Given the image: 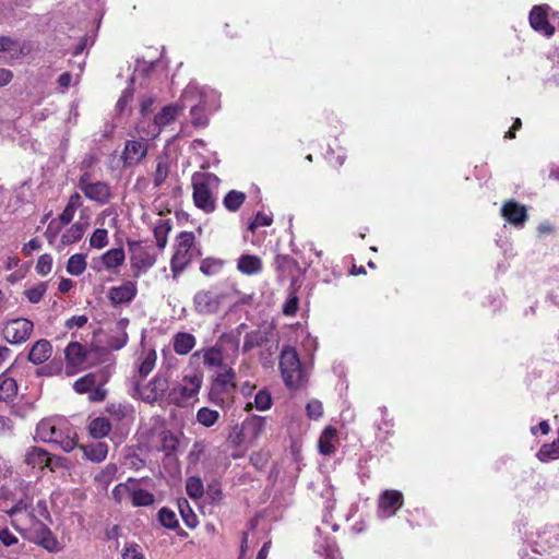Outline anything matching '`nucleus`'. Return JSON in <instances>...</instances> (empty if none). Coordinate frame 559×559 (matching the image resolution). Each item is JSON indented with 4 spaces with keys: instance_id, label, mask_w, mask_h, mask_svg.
<instances>
[{
    "instance_id": "nucleus-1",
    "label": "nucleus",
    "mask_w": 559,
    "mask_h": 559,
    "mask_svg": "<svg viewBox=\"0 0 559 559\" xmlns=\"http://www.w3.org/2000/svg\"><path fill=\"white\" fill-rule=\"evenodd\" d=\"M36 436L44 442L59 445L63 451H72L78 443V433L64 417L45 418L36 427Z\"/></svg>"
},
{
    "instance_id": "nucleus-2",
    "label": "nucleus",
    "mask_w": 559,
    "mask_h": 559,
    "mask_svg": "<svg viewBox=\"0 0 559 559\" xmlns=\"http://www.w3.org/2000/svg\"><path fill=\"white\" fill-rule=\"evenodd\" d=\"M218 96L215 91L201 88L195 83H190L181 95V109L190 106L192 123L197 127H203L207 123L205 115L206 109L217 107Z\"/></svg>"
},
{
    "instance_id": "nucleus-3",
    "label": "nucleus",
    "mask_w": 559,
    "mask_h": 559,
    "mask_svg": "<svg viewBox=\"0 0 559 559\" xmlns=\"http://www.w3.org/2000/svg\"><path fill=\"white\" fill-rule=\"evenodd\" d=\"M204 374L199 369H186L181 379L174 383L167 394V401L177 407H189L199 401Z\"/></svg>"
},
{
    "instance_id": "nucleus-4",
    "label": "nucleus",
    "mask_w": 559,
    "mask_h": 559,
    "mask_svg": "<svg viewBox=\"0 0 559 559\" xmlns=\"http://www.w3.org/2000/svg\"><path fill=\"white\" fill-rule=\"evenodd\" d=\"M219 179L213 174L195 173L192 176L193 202L195 206L205 213L215 210Z\"/></svg>"
},
{
    "instance_id": "nucleus-5",
    "label": "nucleus",
    "mask_w": 559,
    "mask_h": 559,
    "mask_svg": "<svg viewBox=\"0 0 559 559\" xmlns=\"http://www.w3.org/2000/svg\"><path fill=\"white\" fill-rule=\"evenodd\" d=\"M200 255L195 247V236L192 231H181L174 243V254L170 260L173 277L177 278L181 272Z\"/></svg>"
},
{
    "instance_id": "nucleus-6",
    "label": "nucleus",
    "mask_w": 559,
    "mask_h": 559,
    "mask_svg": "<svg viewBox=\"0 0 559 559\" xmlns=\"http://www.w3.org/2000/svg\"><path fill=\"white\" fill-rule=\"evenodd\" d=\"M235 377L233 368H226L225 371L217 373L207 392L209 402L218 407L228 406L233 401L236 388Z\"/></svg>"
},
{
    "instance_id": "nucleus-7",
    "label": "nucleus",
    "mask_w": 559,
    "mask_h": 559,
    "mask_svg": "<svg viewBox=\"0 0 559 559\" xmlns=\"http://www.w3.org/2000/svg\"><path fill=\"white\" fill-rule=\"evenodd\" d=\"M280 368L287 388L297 389L301 385L304 371L298 353L294 347L286 346L282 349Z\"/></svg>"
},
{
    "instance_id": "nucleus-8",
    "label": "nucleus",
    "mask_w": 559,
    "mask_h": 559,
    "mask_svg": "<svg viewBox=\"0 0 559 559\" xmlns=\"http://www.w3.org/2000/svg\"><path fill=\"white\" fill-rule=\"evenodd\" d=\"M135 390L138 391L141 400L148 404L158 402L164 397L167 399V394L170 390L169 377L165 373L158 372L147 382L146 385L142 388L136 385Z\"/></svg>"
},
{
    "instance_id": "nucleus-9",
    "label": "nucleus",
    "mask_w": 559,
    "mask_h": 559,
    "mask_svg": "<svg viewBox=\"0 0 559 559\" xmlns=\"http://www.w3.org/2000/svg\"><path fill=\"white\" fill-rule=\"evenodd\" d=\"M129 249L131 252L130 263L135 276L146 272L155 264L156 255L152 247L144 246L139 241H132L129 242Z\"/></svg>"
},
{
    "instance_id": "nucleus-10",
    "label": "nucleus",
    "mask_w": 559,
    "mask_h": 559,
    "mask_svg": "<svg viewBox=\"0 0 559 559\" xmlns=\"http://www.w3.org/2000/svg\"><path fill=\"white\" fill-rule=\"evenodd\" d=\"M78 186L87 199L99 204L108 203L111 198L109 186L103 181H92L88 173L81 175Z\"/></svg>"
},
{
    "instance_id": "nucleus-11",
    "label": "nucleus",
    "mask_w": 559,
    "mask_h": 559,
    "mask_svg": "<svg viewBox=\"0 0 559 559\" xmlns=\"http://www.w3.org/2000/svg\"><path fill=\"white\" fill-rule=\"evenodd\" d=\"M34 324L31 320L17 318L9 320L3 328V336L11 344L24 343L32 334Z\"/></svg>"
},
{
    "instance_id": "nucleus-12",
    "label": "nucleus",
    "mask_w": 559,
    "mask_h": 559,
    "mask_svg": "<svg viewBox=\"0 0 559 559\" xmlns=\"http://www.w3.org/2000/svg\"><path fill=\"white\" fill-rule=\"evenodd\" d=\"M403 493L399 490L386 489L378 498L377 514L380 519L393 516L403 506Z\"/></svg>"
},
{
    "instance_id": "nucleus-13",
    "label": "nucleus",
    "mask_w": 559,
    "mask_h": 559,
    "mask_svg": "<svg viewBox=\"0 0 559 559\" xmlns=\"http://www.w3.org/2000/svg\"><path fill=\"white\" fill-rule=\"evenodd\" d=\"M181 107L178 105L165 106L154 119V123L150 130H145L142 123L139 124V131L142 132L146 138H156L160 130L173 122L178 116Z\"/></svg>"
},
{
    "instance_id": "nucleus-14",
    "label": "nucleus",
    "mask_w": 559,
    "mask_h": 559,
    "mask_svg": "<svg viewBox=\"0 0 559 559\" xmlns=\"http://www.w3.org/2000/svg\"><path fill=\"white\" fill-rule=\"evenodd\" d=\"M66 355V369L67 376L75 374L84 365L86 360V352L84 347L78 342L68 344L64 350Z\"/></svg>"
},
{
    "instance_id": "nucleus-15",
    "label": "nucleus",
    "mask_w": 559,
    "mask_h": 559,
    "mask_svg": "<svg viewBox=\"0 0 559 559\" xmlns=\"http://www.w3.org/2000/svg\"><path fill=\"white\" fill-rule=\"evenodd\" d=\"M138 294L135 282L127 281L119 286H114L108 290L107 298L114 306L130 304Z\"/></svg>"
},
{
    "instance_id": "nucleus-16",
    "label": "nucleus",
    "mask_w": 559,
    "mask_h": 559,
    "mask_svg": "<svg viewBox=\"0 0 559 559\" xmlns=\"http://www.w3.org/2000/svg\"><path fill=\"white\" fill-rule=\"evenodd\" d=\"M34 542L49 552H59L63 549V545L52 532L41 523L34 528Z\"/></svg>"
},
{
    "instance_id": "nucleus-17",
    "label": "nucleus",
    "mask_w": 559,
    "mask_h": 559,
    "mask_svg": "<svg viewBox=\"0 0 559 559\" xmlns=\"http://www.w3.org/2000/svg\"><path fill=\"white\" fill-rule=\"evenodd\" d=\"M547 9V5L533 7L530 13V24L535 31L550 37L555 33V27L548 22Z\"/></svg>"
},
{
    "instance_id": "nucleus-18",
    "label": "nucleus",
    "mask_w": 559,
    "mask_h": 559,
    "mask_svg": "<svg viewBox=\"0 0 559 559\" xmlns=\"http://www.w3.org/2000/svg\"><path fill=\"white\" fill-rule=\"evenodd\" d=\"M147 154V145L144 140L127 141L122 153V159L126 165L139 164Z\"/></svg>"
},
{
    "instance_id": "nucleus-19",
    "label": "nucleus",
    "mask_w": 559,
    "mask_h": 559,
    "mask_svg": "<svg viewBox=\"0 0 559 559\" xmlns=\"http://www.w3.org/2000/svg\"><path fill=\"white\" fill-rule=\"evenodd\" d=\"M200 357H202L203 364L209 368H221L223 369V371H225L226 368H228L224 364L223 352L217 346H212L209 348L197 350L194 354H192L190 362L192 364L194 359Z\"/></svg>"
},
{
    "instance_id": "nucleus-20",
    "label": "nucleus",
    "mask_w": 559,
    "mask_h": 559,
    "mask_svg": "<svg viewBox=\"0 0 559 559\" xmlns=\"http://www.w3.org/2000/svg\"><path fill=\"white\" fill-rule=\"evenodd\" d=\"M88 219V215H85V211H82L80 215V221L71 225L61 235L62 245H72L81 240L90 225Z\"/></svg>"
},
{
    "instance_id": "nucleus-21",
    "label": "nucleus",
    "mask_w": 559,
    "mask_h": 559,
    "mask_svg": "<svg viewBox=\"0 0 559 559\" xmlns=\"http://www.w3.org/2000/svg\"><path fill=\"white\" fill-rule=\"evenodd\" d=\"M194 308L199 313H213L219 307V298L210 290H200L193 298Z\"/></svg>"
},
{
    "instance_id": "nucleus-22",
    "label": "nucleus",
    "mask_w": 559,
    "mask_h": 559,
    "mask_svg": "<svg viewBox=\"0 0 559 559\" xmlns=\"http://www.w3.org/2000/svg\"><path fill=\"white\" fill-rule=\"evenodd\" d=\"M501 215L514 226H522L527 218L526 207L513 200L503 204Z\"/></svg>"
},
{
    "instance_id": "nucleus-23",
    "label": "nucleus",
    "mask_w": 559,
    "mask_h": 559,
    "mask_svg": "<svg viewBox=\"0 0 559 559\" xmlns=\"http://www.w3.org/2000/svg\"><path fill=\"white\" fill-rule=\"evenodd\" d=\"M237 270L243 275H257L262 272L263 262L255 254H242L237 260Z\"/></svg>"
},
{
    "instance_id": "nucleus-24",
    "label": "nucleus",
    "mask_w": 559,
    "mask_h": 559,
    "mask_svg": "<svg viewBox=\"0 0 559 559\" xmlns=\"http://www.w3.org/2000/svg\"><path fill=\"white\" fill-rule=\"evenodd\" d=\"M24 461L33 468L43 469L44 467H49L52 469L49 453L41 448L33 447L28 449L25 453Z\"/></svg>"
},
{
    "instance_id": "nucleus-25",
    "label": "nucleus",
    "mask_w": 559,
    "mask_h": 559,
    "mask_svg": "<svg viewBox=\"0 0 559 559\" xmlns=\"http://www.w3.org/2000/svg\"><path fill=\"white\" fill-rule=\"evenodd\" d=\"M126 254L122 248H112L107 250L100 257V262L106 271L117 272L124 263Z\"/></svg>"
},
{
    "instance_id": "nucleus-26",
    "label": "nucleus",
    "mask_w": 559,
    "mask_h": 559,
    "mask_svg": "<svg viewBox=\"0 0 559 559\" xmlns=\"http://www.w3.org/2000/svg\"><path fill=\"white\" fill-rule=\"evenodd\" d=\"M52 354V346L47 340L37 341L31 348L28 359L34 365L47 361Z\"/></svg>"
},
{
    "instance_id": "nucleus-27",
    "label": "nucleus",
    "mask_w": 559,
    "mask_h": 559,
    "mask_svg": "<svg viewBox=\"0 0 559 559\" xmlns=\"http://www.w3.org/2000/svg\"><path fill=\"white\" fill-rule=\"evenodd\" d=\"M157 353L154 348L143 347L138 359V372L142 378L148 376L155 368Z\"/></svg>"
},
{
    "instance_id": "nucleus-28",
    "label": "nucleus",
    "mask_w": 559,
    "mask_h": 559,
    "mask_svg": "<svg viewBox=\"0 0 559 559\" xmlns=\"http://www.w3.org/2000/svg\"><path fill=\"white\" fill-rule=\"evenodd\" d=\"M197 340L194 335L188 332H178L173 337V347L176 354L187 355L195 346Z\"/></svg>"
},
{
    "instance_id": "nucleus-29",
    "label": "nucleus",
    "mask_w": 559,
    "mask_h": 559,
    "mask_svg": "<svg viewBox=\"0 0 559 559\" xmlns=\"http://www.w3.org/2000/svg\"><path fill=\"white\" fill-rule=\"evenodd\" d=\"M337 440V431L332 427H326L319 439V452L323 455H331L335 452V443Z\"/></svg>"
},
{
    "instance_id": "nucleus-30",
    "label": "nucleus",
    "mask_w": 559,
    "mask_h": 559,
    "mask_svg": "<svg viewBox=\"0 0 559 559\" xmlns=\"http://www.w3.org/2000/svg\"><path fill=\"white\" fill-rule=\"evenodd\" d=\"M0 53H4L10 60L17 59L24 55L20 41L10 36H0Z\"/></svg>"
},
{
    "instance_id": "nucleus-31",
    "label": "nucleus",
    "mask_w": 559,
    "mask_h": 559,
    "mask_svg": "<svg viewBox=\"0 0 559 559\" xmlns=\"http://www.w3.org/2000/svg\"><path fill=\"white\" fill-rule=\"evenodd\" d=\"M84 456L94 463L103 462L108 454V445L105 442H96L82 447Z\"/></svg>"
},
{
    "instance_id": "nucleus-32",
    "label": "nucleus",
    "mask_w": 559,
    "mask_h": 559,
    "mask_svg": "<svg viewBox=\"0 0 559 559\" xmlns=\"http://www.w3.org/2000/svg\"><path fill=\"white\" fill-rule=\"evenodd\" d=\"M82 198L79 193L75 192L71 194L64 210L59 215V221L61 222V224H70L74 217L75 212L82 206Z\"/></svg>"
},
{
    "instance_id": "nucleus-33",
    "label": "nucleus",
    "mask_w": 559,
    "mask_h": 559,
    "mask_svg": "<svg viewBox=\"0 0 559 559\" xmlns=\"http://www.w3.org/2000/svg\"><path fill=\"white\" fill-rule=\"evenodd\" d=\"M87 428L94 439H102L110 432L111 425L107 418L96 417L90 421Z\"/></svg>"
},
{
    "instance_id": "nucleus-34",
    "label": "nucleus",
    "mask_w": 559,
    "mask_h": 559,
    "mask_svg": "<svg viewBox=\"0 0 559 559\" xmlns=\"http://www.w3.org/2000/svg\"><path fill=\"white\" fill-rule=\"evenodd\" d=\"M130 501L134 507H148L154 503L155 499L153 493L140 488L135 480Z\"/></svg>"
},
{
    "instance_id": "nucleus-35",
    "label": "nucleus",
    "mask_w": 559,
    "mask_h": 559,
    "mask_svg": "<svg viewBox=\"0 0 559 559\" xmlns=\"http://www.w3.org/2000/svg\"><path fill=\"white\" fill-rule=\"evenodd\" d=\"M272 406L271 393L266 390H260L254 395L253 402H248L245 406V411L250 412L253 407L260 412L270 409Z\"/></svg>"
},
{
    "instance_id": "nucleus-36",
    "label": "nucleus",
    "mask_w": 559,
    "mask_h": 559,
    "mask_svg": "<svg viewBox=\"0 0 559 559\" xmlns=\"http://www.w3.org/2000/svg\"><path fill=\"white\" fill-rule=\"evenodd\" d=\"M219 418V412L210 407H201L195 414L197 423L205 428L213 427Z\"/></svg>"
},
{
    "instance_id": "nucleus-37",
    "label": "nucleus",
    "mask_w": 559,
    "mask_h": 559,
    "mask_svg": "<svg viewBox=\"0 0 559 559\" xmlns=\"http://www.w3.org/2000/svg\"><path fill=\"white\" fill-rule=\"evenodd\" d=\"M17 393L16 381L5 373L0 376V401H10Z\"/></svg>"
},
{
    "instance_id": "nucleus-38",
    "label": "nucleus",
    "mask_w": 559,
    "mask_h": 559,
    "mask_svg": "<svg viewBox=\"0 0 559 559\" xmlns=\"http://www.w3.org/2000/svg\"><path fill=\"white\" fill-rule=\"evenodd\" d=\"M171 230V225L168 221L159 218L154 226V237L156 246L164 249L167 245L168 234Z\"/></svg>"
},
{
    "instance_id": "nucleus-39",
    "label": "nucleus",
    "mask_w": 559,
    "mask_h": 559,
    "mask_svg": "<svg viewBox=\"0 0 559 559\" xmlns=\"http://www.w3.org/2000/svg\"><path fill=\"white\" fill-rule=\"evenodd\" d=\"M134 483L135 479L129 478L126 483L118 484L112 490V498L119 503L130 501Z\"/></svg>"
},
{
    "instance_id": "nucleus-40",
    "label": "nucleus",
    "mask_w": 559,
    "mask_h": 559,
    "mask_svg": "<svg viewBox=\"0 0 559 559\" xmlns=\"http://www.w3.org/2000/svg\"><path fill=\"white\" fill-rule=\"evenodd\" d=\"M246 200V194L237 190H230L224 198L223 204L229 212H236Z\"/></svg>"
},
{
    "instance_id": "nucleus-41",
    "label": "nucleus",
    "mask_w": 559,
    "mask_h": 559,
    "mask_svg": "<svg viewBox=\"0 0 559 559\" xmlns=\"http://www.w3.org/2000/svg\"><path fill=\"white\" fill-rule=\"evenodd\" d=\"M86 265L85 255L76 253L69 258L67 263V271L71 275L79 276L84 273Z\"/></svg>"
},
{
    "instance_id": "nucleus-42",
    "label": "nucleus",
    "mask_w": 559,
    "mask_h": 559,
    "mask_svg": "<svg viewBox=\"0 0 559 559\" xmlns=\"http://www.w3.org/2000/svg\"><path fill=\"white\" fill-rule=\"evenodd\" d=\"M186 490L188 496L194 500L203 497L204 486L201 478L197 476L189 477L186 483Z\"/></svg>"
},
{
    "instance_id": "nucleus-43",
    "label": "nucleus",
    "mask_w": 559,
    "mask_h": 559,
    "mask_svg": "<svg viewBox=\"0 0 559 559\" xmlns=\"http://www.w3.org/2000/svg\"><path fill=\"white\" fill-rule=\"evenodd\" d=\"M169 174V160L167 157H160L157 160L156 170L154 174V185L162 186Z\"/></svg>"
},
{
    "instance_id": "nucleus-44",
    "label": "nucleus",
    "mask_w": 559,
    "mask_h": 559,
    "mask_svg": "<svg viewBox=\"0 0 559 559\" xmlns=\"http://www.w3.org/2000/svg\"><path fill=\"white\" fill-rule=\"evenodd\" d=\"M95 384L96 376L94 373H87L74 382L73 389L76 393L83 394L90 392L95 386Z\"/></svg>"
},
{
    "instance_id": "nucleus-45",
    "label": "nucleus",
    "mask_w": 559,
    "mask_h": 559,
    "mask_svg": "<svg viewBox=\"0 0 559 559\" xmlns=\"http://www.w3.org/2000/svg\"><path fill=\"white\" fill-rule=\"evenodd\" d=\"M129 324V320L123 318L117 322V329L120 331V335L114 341H110L109 345L112 349L122 348L128 342V334L126 333V329Z\"/></svg>"
},
{
    "instance_id": "nucleus-46",
    "label": "nucleus",
    "mask_w": 559,
    "mask_h": 559,
    "mask_svg": "<svg viewBox=\"0 0 559 559\" xmlns=\"http://www.w3.org/2000/svg\"><path fill=\"white\" fill-rule=\"evenodd\" d=\"M117 465L116 464H108L105 466V468L95 477V480L103 485L104 487H107L110 481L115 478L117 474Z\"/></svg>"
},
{
    "instance_id": "nucleus-47",
    "label": "nucleus",
    "mask_w": 559,
    "mask_h": 559,
    "mask_svg": "<svg viewBox=\"0 0 559 559\" xmlns=\"http://www.w3.org/2000/svg\"><path fill=\"white\" fill-rule=\"evenodd\" d=\"M108 245V231L104 228L94 230L90 238V246L96 249H103Z\"/></svg>"
},
{
    "instance_id": "nucleus-48",
    "label": "nucleus",
    "mask_w": 559,
    "mask_h": 559,
    "mask_svg": "<svg viewBox=\"0 0 559 559\" xmlns=\"http://www.w3.org/2000/svg\"><path fill=\"white\" fill-rule=\"evenodd\" d=\"M47 290V284L46 283H38L35 286H32L25 290V296L32 304H37L40 301L43 296L45 295Z\"/></svg>"
},
{
    "instance_id": "nucleus-49",
    "label": "nucleus",
    "mask_w": 559,
    "mask_h": 559,
    "mask_svg": "<svg viewBox=\"0 0 559 559\" xmlns=\"http://www.w3.org/2000/svg\"><path fill=\"white\" fill-rule=\"evenodd\" d=\"M265 419L262 417H252L243 423L245 430H251L253 432V439H257L258 436L263 431L265 427Z\"/></svg>"
},
{
    "instance_id": "nucleus-50",
    "label": "nucleus",
    "mask_w": 559,
    "mask_h": 559,
    "mask_svg": "<svg viewBox=\"0 0 559 559\" xmlns=\"http://www.w3.org/2000/svg\"><path fill=\"white\" fill-rule=\"evenodd\" d=\"M158 519L162 525L167 528H175L178 525L176 513L167 508L159 510Z\"/></svg>"
},
{
    "instance_id": "nucleus-51",
    "label": "nucleus",
    "mask_w": 559,
    "mask_h": 559,
    "mask_svg": "<svg viewBox=\"0 0 559 559\" xmlns=\"http://www.w3.org/2000/svg\"><path fill=\"white\" fill-rule=\"evenodd\" d=\"M35 270L41 276L49 274L52 270V257L47 253L39 255Z\"/></svg>"
},
{
    "instance_id": "nucleus-52",
    "label": "nucleus",
    "mask_w": 559,
    "mask_h": 559,
    "mask_svg": "<svg viewBox=\"0 0 559 559\" xmlns=\"http://www.w3.org/2000/svg\"><path fill=\"white\" fill-rule=\"evenodd\" d=\"M122 559H144L142 548L135 543H129L121 552Z\"/></svg>"
},
{
    "instance_id": "nucleus-53",
    "label": "nucleus",
    "mask_w": 559,
    "mask_h": 559,
    "mask_svg": "<svg viewBox=\"0 0 559 559\" xmlns=\"http://www.w3.org/2000/svg\"><path fill=\"white\" fill-rule=\"evenodd\" d=\"M160 441L163 451L167 453L175 451L178 447V439L171 431H164Z\"/></svg>"
},
{
    "instance_id": "nucleus-54",
    "label": "nucleus",
    "mask_w": 559,
    "mask_h": 559,
    "mask_svg": "<svg viewBox=\"0 0 559 559\" xmlns=\"http://www.w3.org/2000/svg\"><path fill=\"white\" fill-rule=\"evenodd\" d=\"M206 499L213 503L216 504L222 500V489L218 483H211L209 484L206 491H204Z\"/></svg>"
},
{
    "instance_id": "nucleus-55",
    "label": "nucleus",
    "mask_w": 559,
    "mask_h": 559,
    "mask_svg": "<svg viewBox=\"0 0 559 559\" xmlns=\"http://www.w3.org/2000/svg\"><path fill=\"white\" fill-rule=\"evenodd\" d=\"M298 310V297L294 290L289 293L287 300L283 306V313L288 317L296 314Z\"/></svg>"
},
{
    "instance_id": "nucleus-56",
    "label": "nucleus",
    "mask_w": 559,
    "mask_h": 559,
    "mask_svg": "<svg viewBox=\"0 0 559 559\" xmlns=\"http://www.w3.org/2000/svg\"><path fill=\"white\" fill-rule=\"evenodd\" d=\"M264 342V336L260 332L248 333L243 341V349L250 350L255 346H260Z\"/></svg>"
},
{
    "instance_id": "nucleus-57",
    "label": "nucleus",
    "mask_w": 559,
    "mask_h": 559,
    "mask_svg": "<svg viewBox=\"0 0 559 559\" xmlns=\"http://www.w3.org/2000/svg\"><path fill=\"white\" fill-rule=\"evenodd\" d=\"M223 266V263L218 260L206 259L201 263L200 270L205 275H212L217 273Z\"/></svg>"
},
{
    "instance_id": "nucleus-58",
    "label": "nucleus",
    "mask_w": 559,
    "mask_h": 559,
    "mask_svg": "<svg viewBox=\"0 0 559 559\" xmlns=\"http://www.w3.org/2000/svg\"><path fill=\"white\" fill-rule=\"evenodd\" d=\"M0 543L5 547H10L17 544L19 538L8 527L0 526Z\"/></svg>"
},
{
    "instance_id": "nucleus-59",
    "label": "nucleus",
    "mask_w": 559,
    "mask_h": 559,
    "mask_svg": "<svg viewBox=\"0 0 559 559\" xmlns=\"http://www.w3.org/2000/svg\"><path fill=\"white\" fill-rule=\"evenodd\" d=\"M108 413H110L112 416H115L117 419H123L127 417L129 412L131 411L129 406L123 404H110L107 408Z\"/></svg>"
},
{
    "instance_id": "nucleus-60",
    "label": "nucleus",
    "mask_w": 559,
    "mask_h": 559,
    "mask_svg": "<svg viewBox=\"0 0 559 559\" xmlns=\"http://www.w3.org/2000/svg\"><path fill=\"white\" fill-rule=\"evenodd\" d=\"M306 409H307V414L310 418L312 419H318L322 416V413H323V407H322V404L320 401L318 400H312L310 401L307 406H306Z\"/></svg>"
},
{
    "instance_id": "nucleus-61",
    "label": "nucleus",
    "mask_w": 559,
    "mask_h": 559,
    "mask_svg": "<svg viewBox=\"0 0 559 559\" xmlns=\"http://www.w3.org/2000/svg\"><path fill=\"white\" fill-rule=\"evenodd\" d=\"M273 222V217L270 214L265 213H258L253 219V222L250 224V229L254 230L258 227L261 226H270Z\"/></svg>"
},
{
    "instance_id": "nucleus-62",
    "label": "nucleus",
    "mask_w": 559,
    "mask_h": 559,
    "mask_svg": "<svg viewBox=\"0 0 559 559\" xmlns=\"http://www.w3.org/2000/svg\"><path fill=\"white\" fill-rule=\"evenodd\" d=\"M29 504L28 499H20L12 508L4 510L8 515L14 516L17 513H21L27 509Z\"/></svg>"
},
{
    "instance_id": "nucleus-63",
    "label": "nucleus",
    "mask_w": 559,
    "mask_h": 559,
    "mask_svg": "<svg viewBox=\"0 0 559 559\" xmlns=\"http://www.w3.org/2000/svg\"><path fill=\"white\" fill-rule=\"evenodd\" d=\"M87 323L86 316H74L66 321V328L72 329L74 326L82 328Z\"/></svg>"
},
{
    "instance_id": "nucleus-64",
    "label": "nucleus",
    "mask_w": 559,
    "mask_h": 559,
    "mask_svg": "<svg viewBox=\"0 0 559 559\" xmlns=\"http://www.w3.org/2000/svg\"><path fill=\"white\" fill-rule=\"evenodd\" d=\"M40 242L39 240L37 239H31L29 241H27L26 243H24L23 248H22V252L25 254V255H31L34 251H37L40 249Z\"/></svg>"
}]
</instances>
